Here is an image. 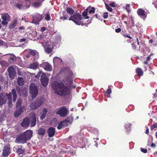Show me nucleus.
<instances>
[{"label":"nucleus","mask_w":157,"mask_h":157,"mask_svg":"<svg viewBox=\"0 0 157 157\" xmlns=\"http://www.w3.org/2000/svg\"><path fill=\"white\" fill-rule=\"evenodd\" d=\"M51 85L55 93L58 95L61 96L65 95L69 93V91L68 88L62 83L55 81L53 82Z\"/></svg>","instance_id":"f257e3e1"},{"label":"nucleus","mask_w":157,"mask_h":157,"mask_svg":"<svg viewBox=\"0 0 157 157\" xmlns=\"http://www.w3.org/2000/svg\"><path fill=\"white\" fill-rule=\"evenodd\" d=\"M82 20V16L79 13H76L74 15L71 16L69 19V20L73 21L78 25H83Z\"/></svg>","instance_id":"f03ea898"},{"label":"nucleus","mask_w":157,"mask_h":157,"mask_svg":"<svg viewBox=\"0 0 157 157\" xmlns=\"http://www.w3.org/2000/svg\"><path fill=\"white\" fill-rule=\"evenodd\" d=\"M39 42L41 43L44 48L45 52L48 54L50 53L53 48V46L52 43L50 41H46L44 42H40V40Z\"/></svg>","instance_id":"7ed1b4c3"},{"label":"nucleus","mask_w":157,"mask_h":157,"mask_svg":"<svg viewBox=\"0 0 157 157\" xmlns=\"http://www.w3.org/2000/svg\"><path fill=\"white\" fill-rule=\"evenodd\" d=\"M44 102V98L42 97L38 98L36 101L30 104L31 108L33 109H36L40 106Z\"/></svg>","instance_id":"20e7f679"},{"label":"nucleus","mask_w":157,"mask_h":157,"mask_svg":"<svg viewBox=\"0 0 157 157\" xmlns=\"http://www.w3.org/2000/svg\"><path fill=\"white\" fill-rule=\"evenodd\" d=\"M30 93L33 99L35 98L38 93V90L36 84L32 83L30 86Z\"/></svg>","instance_id":"39448f33"},{"label":"nucleus","mask_w":157,"mask_h":157,"mask_svg":"<svg viewBox=\"0 0 157 157\" xmlns=\"http://www.w3.org/2000/svg\"><path fill=\"white\" fill-rule=\"evenodd\" d=\"M43 15L38 13H36L32 15L33 20L32 23L36 25L39 24V22L43 19Z\"/></svg>","instance_id":"423d86ee"},{"label":"nucleus","mask_w":157,"mask_h":157,"mask_svg":"<svg viewBox=\"0 0 157 157\" xmlns=\"http://www.w3.org/2000/svg\"><path fill=\"white\" fill-rule=\"evenodd\" d=\"M67 110L65 107L59 108L57 109L56 114H59L61 117H64L67 115Z\"/></svg>","instance_id":"0eeeda50"},{"label":"nucleus","mask_w":157,"mask_h":157,"mask_svg":"<svg viewBox=\"0 0 157 157\" xmlns=\"http://www.w3.org/2000/svg\"><path fill=\"white\" fill-rule=\"evenodd\" d=\"M40 80L42 85L45 87L48 85L49 79L44 73H42Z\"/></svg>","instance_id":"6e6552de"},{"label":"nucleus","mask_w":157,"mask_h":157,"mask_svg":"<svg viewBox=\"0 0 157 157\" xmlns=\"http://www.w3.org/2000/svg\"><path fill=\"white\" fill-rule=\"evenodd\" d=\"M40 66L47 71H50L52 70V67L51 65L48 62H43L40 64Z\"/></svg>","instance_id":"1a4fd4ad"},{"label":"nucleus","mask_w":157,"mask_h":157,"mask_svg":"<svg viewBox=\"0 0 157 157\" xmlns=\"http://www.w3.org/2000/svg\"><path fill=\"white\" fill-rule=\"evenodd\" d=\"M8 93H2L0 94V105H2L6 103L7 100V94Z\"/></svg>","instance_id":"9d476101"},{"label":"nucleus","mask_w":157,"mask_h":157,"mask_svg":"<svg viewBox=\"0 0 157 157\" xmlns=\"http://www.w3.org/2000/svg\"><path fill=\"white\" fill-rule=\"evenodd\" d=\"M33 132L31 130H27L25 131L22 135L27 140H30L32 137Z\"/></svg>","instance_id":"9b49d317"},{"label":"nucleus","mask_w":157,"mask_h":157,"mask_svg":"<svg viewBox=\"0 0 157 157\" xmlns=\"http://www.w3.org/2000/svg\"><path fill=\"white\" fill-rule=\"evenodd\" d=\"M30 124V119L27 117L24 118L21 123V126L24 128H26L28 127Z\"/></svg>","instance_id":"f8f14e48"},{"label":"nucleus","mask_w":157,"mask_h":157,"mask_svg":"<svg viewBox=\"0 0 157 157\" xmlns=\"http://www.w3.org/2000/svg\"><path fill=\"white\" fill-rule=\"evenodd\" d=\"M26 141L27 140L22 134L18 136L16 139V142L19 144L25 143Z\"/></svg>","instance_id":"ddd939ff"},{"label":"nucleus","mask_w":157,"mask_h":157,"mask_svg":"<svg viewBox=\"0 0 157 157\" xmlns=\"http://www.w3.org/2000/svg\"><path fill=\"white\" fill-rule=\"evenodd\" d=\"M10 153V148L9 146H6L4 148L2 155L3 157H7Z\"/></svg>","instance_id":"4468645a"},{"label":"nucleus","mask_w":157,"mask_h":157,"mask_svg":"<svg viewBox=\"0 0 157 157\" xmlns=\"http://www.w3.org/2000/svg\"><path fill=\"white\" fill-rule=\"evenodd\" d=\"M23 109H25V107L24 106H21L18 109L16 110L14 113V115L16 117H17L23 112Z\"/></svg>","instance_id":"2eb2a0df"},{"label":"nucleus","mask_w":157,"mask_h":157,"mask_svg":"<svg viewBox=\"0 0 157 157\" xmlns=\"http://www.w3.org/2000/svg\"><path fill=\"white\" fill-rule=\"evenodd\" d=\"M145 11L141 9H139L137 11L138 15L143 19L147 17V14L145 13Z\"/></svg>","instance_id":"dca6fc26"},{"label":"nucleus","mask_w":157,"mask_h":157,"mask_svg":"<svg viewBox=\"0 0 157 157\" xmlns=\"http://www.w3.org/2000/svg\"><path fill=\"white\" fill-rule=\"evenodd\" d=\"M30 127H32L34 126L36 124V117L35 115L29 117Z\"/></svg>","instance_id":"f3484780"},{"label":"nucleus","mask_w":157,"mask_h":157,"mask_svg":"<svg viewBox=\"0 0 157 157\" xmlns=\"http://www.w3.org/2000/svg\"><path fill=\"white\" fill-rule=\"evenodd\" d=\"M47 132L49 137H52L55 135V130L54 128L51 127L49 128L47 131Z\"/></svg>","instance_id":"a211bd4d"},{"label":"nucleus","mask_w":157,"mask_h":157,"mask_svg":"<svg viewBox=\"0 0 157 157\" xmlns=\"http://www.w3.org/2000/svg\"><path fill=\"white\" fill-rule=\"evenodd\" d=\"M47 112L48 110L46 108H43L41 110L40 116V118L41 120L44 119L45 117Z\"/></svg>","instance_id":"6ab92c4d"},{"label":"nucleus","mask_w":157,"mask_h":157,"mask_svg":"<svg viewBox=\"0 0 157 157\" xmlns=\"http://www.w3.org/2000/svg\"><path fill=\"white\" fill-rule=\"evenodd\" d=\"M8 54L10 55V58L9 59L8 61L10 63H12L16 61V57L13 54Z\"/></svg>","instance_id":"aec40b11"},{"label":"nucleus","mask_w":157,"mask_h":157,"mask_svg":"<svg viewBox=\"0 0 157 157\" xmlns=\"http://www.w3.org/2000/svg\"><path fill=\"white\" fill-rule=\"evenodd\" d=\"M7 99H8V104L9 106H11L12 105V97L11 93H9L7 94Z\"/></svg>","instance_id":"412c9836"},{"label":"nucleus","mask_w":157,"mask_h":157,"mask_svg":"<svg viewBox=\"0 0 157 157\" xmlns=\"http://www.w3.org/2000/svg\"><path fill=\"white\" fill-rule=\"evenodd\" d=\"M30 54L32 55L35 58L34 60H36L38 58V53L36 51L34 50H30L29 52Z\"/></svg>","instance_id":"4be33fe9"},{"label":"nucleus","mask_w":157,"mask_h":157,"mask_svg":"<svg viewBox=\"0 0 157 157\" xmlns=\"http://www.w3.org/2000/svg\"><path fill=\"white\" fill-rule=\"evenodd\" d=\"M2 18L3 20L10 21V16L7 13H2Z\"/></svg>","instance_id":"5701e85b"},{"label":"nucleus","mask_w":157,"mask_h":157,"mask_svg":"<svg viewBox=\"0 0 157 157\" xmlns=\"http://www.w3.org/2000/svg\"><path fill=\"white\" fill-rule=\"evenodd\" d=\"M39 64L38 62H34L30 64L29 65V68L33 69H36L38 67Z\"/></svg>","instance_id":"b1692460"},{"label":"nucleus","mask_w":157,"mask_h":157,"mask_svg":"<svg viewBox=\"0 0 157 157\" xmlns=\"http://www.w3.org/2000/svg\"><path fill=\"white\" fill-rule=\"evenodd\" d=\"M131 124L128 122H126L125 124L124 127L127 132H129L131 129Z\"/></svg>","instance_id":"393cba45"},{"label":"nucleus","mask_w":157,"mask_h":157,"mask_svg":"<svg viewBox=\"0 0 157 157\" xmlns=\"http://www.w3.org/2000/svg\"><path fill=\"white\" fill-rule=\"evenodd\" d=\"M11 91L13 96V101L15 102L17 98V94L16 90L15 89H13Z\"/></svg>","instance_id":"a878e982"},{"label":"nucleus","mask_w":157,"mask_h":157,"mask_svg":"<svg viewBox=\"0 0 157 157\" xmlns=\"http://www.w3.org/2000/svg\"><path fill=\"white\" fill-rule=\"evenodd\" d=\"M84 136V135L83 133H81L80 134H77L76 137H75L74 139L75 140L76 139H77L78 140H82L83 139Z\"/></svg>","instance_id":"bb28decb"},{"label":"nucleus","mask_w":157,"mask_h":157,"mask_svg":"<svg viewBox=\"0 0 157 157\" xmlns=\"http://www.w3.org/2000/svg\"><path fill=\"white\" fill-rule=\"evenodd\" d=\"M53 61L54 63H61L62 62V60L57 57H55L53 59Z\"/></svg>","instance_id":"cd10ccee"},{"label":"nucleus","mask_w":157,"mask_h":157,"mask_svg":"<svg viewBox=\"0 0 157 157\" xmlns=\"http://www.w3.org/2000/svg\"><path fill=\"white\" fill-rule=\"evenodd\" d=\"M136 73L139 76H142L143 74V72L141 69L140 68H137L136 70Z\"/></svg>","instance_id":"c85d7f7f"},{"label":"nucleus","mask_w":157,"mask_h":157,"mask_svg":"<svg viewBox=\"0 0 157 157\" xmlns=\"http://www.w3.org/2000/svg\"><path fill=\"white\" fill-rule=\"evenodd\" d=\"M90 130L91 133L96 135L97 137L98 136V131L96 129L94 128H92L90 129Z\"/></svg>","instance_id":"c756f323"},{"label":"nucleus","mask_w":157,"mask_h":157,"mask_svg":"<svg viewBox=\"0 0 157 157\" xmlns=\"http://www.w3.org/2000/svg\"><path fill=\"white\" fill-rule=\"evenodd\" d=\"M17 83L19 86H22L24 85L23 79L22 77H19L17 79Z\"/></svg>","instance_id":"7c9ffc66"},{"label":"nucleus","mask_w":157,"mask_h":157,"mask_svg":"<svg viewBox=\"0 0 157 157\" xmlns=\"http://www.w3.org/2000/svg\"><path fill=\"white\" fill-rule=\"evenodd\" d=\"M0 64L2 66L5 67H7L9 65L8 63L3 60L0 61Z\"/></svg>","instance_id":"2f4dec72"},{"label":"nucleus","mask_w":157,"mask_h":157,"mask_svg":"<svg viewBox=\"0 0 157 157\" xmlns=\"http://www.w3.org/2000/svg\"><path fill=\"white\" fill-rule=\"evenodd\" d=\"M45 132V129L43 128H40L38 130V134L40 135H43Z\"/></svg>","instance_id":"473e14b6"},{"label":"nucleus","mask_w":157,"mask_h":157,"mask_svg":"<svg viewBox=\"0 0 157 157\" xmlns=\"http://www.w3.org/2000/svg\"><path fill=\"white\" fill-rule=\"evenodd\" d=\"M90 8V7L87 8L82 13V16L84 17L85 19H88L89 18V17L87 16V12L88 11V9Z\"/></svg>","instance_id":"72a5a7b5"},{"label":"nucleus","mask_w":157,"mask_h":157,"mask_svg":"<svg viewBox=\"0 0 157 157\" xmlns=\"http://www.w3.org/2000/svg\"><path fill=\"white\" fill-rule=\"evenodd\" d=\"M22 100L21 98H18L16 103V107L17 108L20 107L22 104Z\"/></svg>","instance_id":"f704fd0d"},{"label":"nucleus","mask_w":157,"mask_h":157,"mask_svg":"<svg viewBox=\"0 0 157 157\" xmlns=\"http://www.w3.org/2000/svg\"><path fill=\"white\" fill-rule=\"evenodd\" d=\"M41 5V2H34L33 4V7L37 8L40 7Z\"/></svg>","instance_id":"c9c22d12"},{"label":"nucleus","mask_w":157,"mask_h":157,"mask_svg":"<svg viewBox=\"0 0 157 157\" xmlns=\"http://www.w3.org/2000/svg\"><path fill=\"white\" fill-rule=\"evenodd\" d=\"M67 13L69 14H72L74 13V10L70 7H68L66 10Z\"/></svg>","instance_id":"e433bc0d"},{"label":"nucleus","mask_w":157,"mask_h":157,"mask_svg":"<svg viewBox=\"0 0 157 157\" xmlns=\"http://www.w3.org/2000/svg\"><path fill=\"white\" fill-rule=\"evenodd\" d=\"M65 124V122L64 121H61L60 123H59L57 126V128L58 129H60L64 126Z\"/></svg>","instance_id":"4c0bfd02"},{"label":"nucleus","mask_w":157,"mask_h":157,"mask_svg":"<svg viewBox=\"0 0 157 157\" xmlns=\"http://www.w3.org/2000/svg\"><path fill=\"white\" fill-rule=\"evenodd\" d=\"M68 16L66 13H63V16H61L60 17V20H62L63 21H64L67 19Z\"/></svg>","instance_id":"58836bf2"},{"label":"nucleus","mask_w":157,"mask_h":157,"mask_svg":"<svg viewBox=\"0 0 157 157\" xmlns=\"http://www.w3.org/2000/svg\"><path fill=\"white\" fill-rule=\"evenodd\" d=\"M9 73V76L10 77L11 79H12L14 78V76L15 75V72H10Z\"/></svg>","instance_id":"ea45409f"},{"label":"nucleus","mask_w":157,"mask_h":157,"mask_svg":"<svg viewBox=\"0 0 157 157\" xmlns=\"http://www.w3.org/2000/svg\"><path fill=\"white\" fill-rule=\"evenodd\" d=\"M111 92V90L110 88H109L107 90L105 95L107 98H109L110 97V95Z\"/></svg>","instance_id":"a19ab883"},{"label":"nucleus","mask_w":157,"mask_h":157,"mask_svg":"<svg viewBox=\"0 0 157 157\" xmlns=\"http://www.w3.org/2000/svg\"><path fill=\"white\" fill-rule=\"evenodd\" d=\"M17 91L18 94L20 96H21L23 94V91L22 89L20 88L17 89Z\"/></svg>","instance_id":"79ce46f5"},{"label":"nucleus","mask_w":157,"mask_h":157,"mask_svg":"<svg viewBox=\"0 0 157 157\" xmlns=\"http://www.w3.org/2000/svg\"><path fill=\"white\" fill-rule=\"evenodd\" d=\"M105 4L106 8L107 9V10L109 12H112V9L111 8L108 4L105 3Z\"/></svg>","instance_id":"37998d69"},{"label":"nucleus","mask_w":157,"mask_h":157,"mask_svg":"<svg viewBox=\"0 0 157 157\" xmlns=\"http://www.w3.org/2000/svg\"><path fill=\"white\" fill-rule=\"evenodd\" d=\"M24 5L23 3L21 4H18L16 5V7L19 9H23L24 8Z\"/></svg>","instance_id":"c03bdc74"},{"label":"nucleus","mask_w":157,"mask_h":157,"mask_svg":"<svg viewBox=\"0 0 157 157\" xmlns=\"http://www.w3.org/2000/svg\"><path fill=\"white\" fill-rule=\"evenodd\" d=\"M51 19V17L49 14L48 13H47L46 14V16L45 18V19L47 21L50 20Z\"/></svg>","instance_id":"a18cd8bd"},{"label":"nucleus","mask_w":157,"mask_h":157,"mask_svg":"<svg viewBox=\"0 0 157 157\" xmlns=\"http://www.w3.org/2000/svg\"><path fill=\"white\" fill-rule=\"evenodd\" d=\"M16 21H14L12 24H10L9 25L10 28H13L16 26Z\"/></svg>","instance_id":"49530a36"},{"label":"nucleus","mask_w":157,"mask_h":157,"mask_svg":"<svg viewBox=\"0 0 157 157\" xmlns=\"http://www.w3.org/2000/svg\"><path fill=\"white\" fill-rule=\"evenodd\" d=\"M8 72L15 71L14 68L12 66L9 67L8 69Z\"/></svg>","instance_id":"de8ad7c7"},{"label":"nucleus","mask_w":157,"mask_h":157,"mask_svg":"<svg viewBox=\"0 0 157 157\" xmlns=\"http://www.w3.org/2000/svg\"><path fill=\"white\" fill-rule=\"evenodd\" d=\"M17 151L18 154H21L24 152V151L23 149L20 148L17 149Z\"/></svg>","instance_id":"09e8293b"},{"label":"nucleus","mask_w":157,"mask_h":157,"mask_svg":"<svg viewBox=\"0 0 157 157\" xmlns=\"http://www.w3.org/2000/svg\"><path fill=\"white\" fill-rule=\"evenodd\" d=\"M95 9L94 7H93L91 8V9L89 10V13L90 14H94L95 12Z\"/></svg>","instance_id":"8fccbe9b"},{"label":"nucleus","mask_w":157,"mask_h":157,"mask_svg":"<svg viewBox=\"0 0 157 157\" xmlns=\"http://www.w3.org/2000/svg\"><path fill=\"white\" fill-rule=\"evenodd\" d=\"M125 9L126 11L129 12L130 11L129 4H127L126 6Z\"/></svg>","instance_id":"3c124183"},{"label":"nucleus","mask_w":157,"mask_h":157,"mask_svg":"<svg viewBox=\"0 0 157 157\" xmlns=\"http://www.w3.org/2000/svg\"><path fill=\"white\" fill-rule=\"evenodd\" d=\"M150 56H148L147 58L146 61L144 62V64H147L148 62L150 60Z\"/></svg>","instance_id":"603ef678"},{"label":"nucleus","mask_w":157,"mask_h":157,"mask_svg":"<svg viewBox=\"0 0 157 157\" xmlns=\"http://www.w3.org/2000/svg\"><path fill=\"white\" fill-rule=\"evenodd\" d=\"M68 77L69 78H73L74 77H73V73L71 71H69Z\"/></svg>","instance_id":"864d4df0"},{"label":"nucleus","mask_w":157,"mask_h":157,"mask_svg":"<svg viewBox=\"0 0 157 157\" xmlns=\"http://www.w3.org/2000/svg\"><path fill=\"white\" fill-rule=\"evenodd\" d=\"M43 73L42 71H39L37 73V74L35 76V77L36 78H39L40 75Z\"/></svg>","instance_id":"5fc2aeb1"},{"label":"nucleus","mask_w":157,"mask_h":157,"mask_svg":"<svg viewBox=\"0 0 157 157\" xmlns=\"http://www.w3.org/2000/svg\"><path fill=\"white\" fill-rule=\"evenodd\" d=\"M44 38H45V37L44 36H43V35H40L39 36L38 38V40H44Z\"/></svg>","instance_id":"6e6d98bb"},{"label":"nucleus","mask_w":157,"mask_h":157,"mask_svg":"<svg viewBox=\"0 0 157 157\" xmlns=\"http://www.w3.org/2000/svg\"><path fill=\"white\" fill-rule=\"evenodd\" d=\"M8 21L3 20L2 21V24L4 25H7L8 24L7 21Z\"/></svg>","instance_id":"4d7b16f0"},{"label":"nucleus","mask_w":157,"mask_h":157,"mask_svg":"<svg viewBox=\"0 0 157 157\" xmlns=\"http://www.w3.org/2000/svg\"><path fill=\"white\" fill-rule=\"evenodd\" d=\"M108 17V13L107 12L103 14V17L105 19H106Z\"/></svg>","instance_id":"13d9d810"},{"label":"nucleus","mask_w":157,"mask_h":157,"mask_svg":"<svg viewBox=\"0 0 157 157\" xmlns=\"http://www.w3.org/2000/svg\"><path fill=\"white\" fill-rule=\"evenodd\" d=\"M154 128H157V124H153L151 127V128L152 129Z\"/></svg>","instance_id":"bf43d9fd"},{"label":"nucleus","mask_w":157,"mask_h":157,"mask_svg":"<svg viewBox=\"0 0 157 157\" xmlns=\"http://www.w3.org/2000/svg\"><path fill=\"white\" fill-rule=\"evenodd\" d=\"M109 5L113 7H116L115 4L114 2H112L110 3Z\"/></svg>","instance_id":"052dcab7"},{"label":"nucleus","mask_w":157,"mask_h":157,"mask_svg":"<svg viewBox=\"0 0 157 157\" xmlns=\"http://www.w3.org/2000/svg\"><path fill=\"white\" fill-rule=\"evenodd\" d=\"M141 151L142 152H143L144 153H146L147 152V149H144V148H141Z\"/></svg>","instance_id":"680f3d73"},{"label":"nucleus","mask_w":157,"mask_h":157,"mask_svg":"<svg viewBox=\"0 0 157 157\" xmlns=\"http://www.w3.org/2000/svg\"><path fill=\"white\" fill-rule=\"evenodd\" d=\"M121 29L120 28H118L115 29V32L116 33H118L121 32Z\"/></svg>","instance_id":"e2e57ef3"},{"label":"nucleus","mask_w":157,"mask_h":157,"mask_svg":"<svg viewBox=\"0 0 157 157\" xmlns=\"http://www.w3.org/2000/svg\"><path fill=\"white\" fill-rule=\"evenodd\" d=\"M46 30V28L45 27H43L41 28V29L40 30V31H41V32H43L45 31Z\"/></svg>","instance_id":"0e129e2a"},{"label":"nucleus","mask_w":157,"mask_h":157,"mask_svg":"<svg viewBox=\"0 0 157 157\" xmlns=\"http://www.w3.org/2000/svg\"><path fill=\"white\" fill-rule=\"evenodd\" d=\"M132 48H133V49L134 50H135L136 49V47L135 46V45L134 44L132 43Z\"/></svg>","instance_id":"69168bd1"},{"label":"nucleus","mask_w":157,"mask_h":157,"mask_svg":"<svg viewBox=\"0 0 157 157\" xmlns=\"http://www.w3.org/2000/svg\"><path fill=\"white\" fill-rule=\"evenodd\" d=\"M25 40L26 39H25L22 38L19 41L20 42H22L25 41Z\"/></svg>","instance_id":"338daca9"},{"label":"nucleus","mask_w":157,"mask_h":157,"mask_svg":"<svg viewBox=\"0 0 157 157\" xmlns=\"http://www.w3.org/2000/svg\"><path fill=\"white\" fill-rule=\"evenodd\" d=\"M124 36L125 37H127V38H130V39H132V38L130 36H129V35H128L127 34H124Z\"/></svg>","instance_id":"774afa93"}]
</instances>
